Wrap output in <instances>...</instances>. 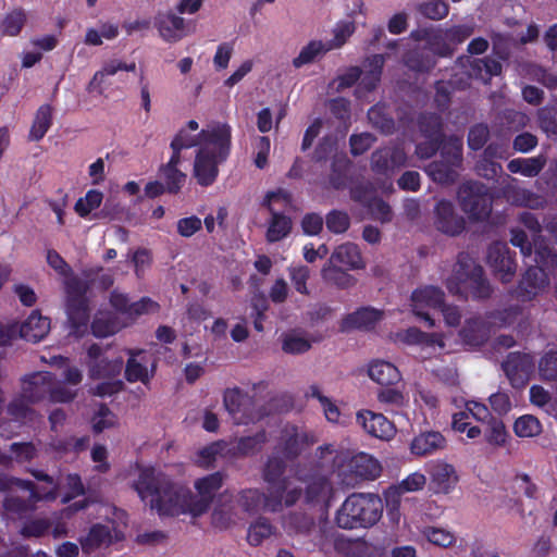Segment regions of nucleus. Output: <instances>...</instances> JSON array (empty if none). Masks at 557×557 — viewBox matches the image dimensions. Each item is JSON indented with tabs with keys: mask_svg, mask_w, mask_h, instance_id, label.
<instances>
[{
	"mask_svg": "<svg viewBox=\"0 0 557 557\" xmlns=\"http://www.w3.org/2000/svg\"><path fill=\"white\" fill-rule=\"evenodd\" d=\"M223 481L224 474L220 471L197 479L194 484L197 494L194 495L187 487L149 467L140 470L133 486L139 497L144 502L148 500L149 507L159 516L189 513L200 517L209 510Z\"/></svg>",
	"mask_w": 557,
	"mask_h": 557,
	"instance_id": "nucleus-1",
	"label": "nucleus"
},
{
	"mask_svg": "<svg viewBox=\"0 0 557 557\" xmlns=\"http://www.w3.org/2000/svg\"><path fill=\"white\" fill-rule=\"evenodd\" d=\"M202 146L197 150L193 175L198 185L209 187L219 175V165L226 161L232 147V128L227 123H216L201 129Z\"/></svg>",
	"mask_w": 557,
	"mask_h": 557,
	"instance_id": "nucleus-2",
	"label": "nucleus"
},
{
	"mask_svg": "<svg viewBox=\"0 0 557 557\" xmlns=\"http://www.w3.org/2000/svg\"><path fill=\"white\" fill-rule=\"evenodd\" d=\"M446 287L451 295L465 300H486L493 294V287L485 276L484 269L468 253H459Z\"/></svg>",
	"mask_w": 557,
	"mask_h": 557,
	"instance_id": "nucleus-3",
	"label": "nucleus"
},
{
	"mask_svg": "<svg viewBox=\"0 0 557 557\" xmlns=\"http://www.w3.org/2000/svg\"><path fill=\"white\" fill-rule=\"evenodd\" d=\"M383 513V502L375 493H351L335 513V523L344 530L368 529L375 525Z\"/></svg>",
	"mask_w": 557,
	"mask_h": 557,
	"instance_id": "nucleus-4",
	"label": "nucleus"
},
{
	"mask_svg": "<svg viewBox=\"0 0 557 557\" xmlns=\"http://www.w3.org/2000/svg\"><path fill=\"white\" fill-rule=\"evenodd\" d=\"M287 461L281 454L273 451L262 468V479L267 483L268 488L276 491L284 499L286 507L296 505L302 496L301 487L288 488V478L285 476Z\"/></svg>",
	"mask_w": 557,
	"mask_h": 557,
	"instance_id": "nucleus-5",
	"label": "nucleus"
},
{
	"mask_svg": "<svg viewBox=\"0 0 557 557\" xmlns=\"http://www.w3.org/2000/svg\"><path fill=\"white\" fill-rule=\"evenodd\" d=\"M461 210L471 221H485L493 209V195L490 188L480 182L468 181L458 189Z\"/></svg>",
	"mask_w": 557,
	"mask_h": 557,
	"instance_id": "nucleus-6",
	"label": "nucleus"
},
{
	"mask_svg": "<svg viewBox=\"0 0 557 557\" xmlns=\"http://www.w3.org/2000/svg\"><path fill=\"white\" fill-rule=\"evenodd\" d=\"M334 467L347 461V473L343 472V482L347 485H355L360 481H374L382 473L380 461L367 453H358L348 459L343 454H337L332 458Z\"/></svg>",
	"mask_w": 557,
	"mask_h": 557,
	"instance_id": "nucleus-7",
	"label": "nucleus"
},
{
	"mask_svg": "<svg viewBox=\"0 0 557 557\" xmlns=\"http://www.w3.org/2000/svg\"><path fill=\"white\" fill-rule=\"evenodd\" d=\"M223 404L236 424H248L261 419L252 396L239 387L227 388L223 394Z\"/></svg>",
	"mask_w": 557,
	"mask_h": 557,
	"instance_id": "nucleus-8",
	"label": "nucleus"
},
{
	"mask_svg": "<svg viewBox=\"0 0 557 557\" xmlns=\"http://www.w3.org/2000/svg\"><path fill=\"white\" fill-rule=\"evenodd\" d=\"M238 504L248 515H257L261 510L277 513L286 507L278 493L268 487L267 493L259 488L243 490L238 495Z\"/></svg>",
	"mask_w": 557,
	"mask_h": 557,
	"instance_id": "nucleus-9",
	"label": "nucleus"
},
{
	"mask_svg": "<svg viewBox=\"0 0 557 557\" xmlns=\"http://www.w3.org/2000/svg\"><path fill=\"white\" fill-rule=\"evenodd\" d=\"M537 486L532 482L527 473L516 474L505 487V494L502 497V506L509 510H515L520 516H524V506L521 496L534 499L537 495Z\"/></svg>",
	"mask_w": 557,
	"mask_h": 557,
	"instance_id": "nucleus-10",
	"label": "nucleus"
},
{
	"mask_svg": "<svg viewBox=\"0 0 557 557\" xmlns=\"http://www.w3.org/2000/svg\"><path fill=\"white\" fill-rule=\"evenodd\" d=\"M444 292L433 285L417 288L411 294L412 312L419 319L424 321L429 327L435 325L434 319L431 317L429 309H438L444 306Z\"/></svg>",
	"mask_w": 557,
	"mask_h": 557,
	"instance_id": "nucleus-11",
	"label": "nucleus"
},
{
	"mask_svg": "<svg viewBox=\"0 0 557 557\" xmlns=\"http://www.w3.org/2000/svg\"><path fill=\"white\" fill-rule=\"evenodd\" d=\"M315 443V436L308 432H300L296 425H286L274 450L288 461L296 460L301 453Z\"/></svg>",
	"mask_w": 557,
	"mask_h": 557,
	"instance_id": "nucleus-12",
	"label": "nucleus"
},
{
	"mask_svg": "<svg viewBox=\"0 0 557 557\" xmlns=\"http://www.w3.org/2000/svg\"><path fill=\"white\" fill-rule=\"evenodd\" d=\"M502 367L511 386L522 388L530 381L535 363L530 354L513 351L508 354Z\"/></svg>",
	"mask_w": 557,
	"mask_h": 557,
	"instance_id": "nucleus-13",
	"label": "nucleus"
},
{
	"mask_svg": "<svg viewBox=\"0 0 557 557\" xmlns=\"http://www.w3.org/2000/svg\"><path fill=\"white\" fill-rule=\"evenodd\" d=\"M516 253L511 252L507 244L493 243L487 250V262L503 283H509L517 271Z\"/></svg>",
	"mask_w": 557,
	"mask_h": 557,
	"instance_id": "nucleus-14",
	"label": "nucleus"
},
{
	"mask_svg": "<svg viewBox=\"0 0 557 557\" xmlns=\"http://www.w3.org/2000/svg\"><path fill=\"white\" fill-rule=\"evenodd\" d=\"M426 472L430 479L429 488L435 494L450 493L458 482L454 466L441 460L428 463Z\"/></svg>",
	"mask_w": 557,
	"mask_h": 557,
	"instance_id": "nucleus-15",
	"label": "nucleus"
},
{
	"mask_svg": "<svg viewBox=\"0 0 557 557\" xmlns=\"http://www.w3.org/2000/svg\"><path fill=\"white\" fill-rule=\"evenodd\" d=\"M434 224L440 232L449 236H458L466 228V220L456 213L454 205L446 199L435 206Z\"/></svg>",
	"mask_w": 557,
	"mask_h": 557,
	"instance_id": "nucleus-16",
	"label": "nucleus"
},
{
	"mask_svg": "<svg viewBox=\"0 0 557 557\" xmlns=\"http://www.w3.org/2000/svg\"><path fill=\"white\" fill-rule=\"evenodd\" d=\"M161 38L168 42H177L188 33L186 20L173 11L158 12L153 21Z\"/></svg>",
	"mask_w": 557,
	"mask_h": 557,
	"instance_id": "nucleus-17",
	"label": "nucleus"
},
{
	"mask_svg": "<svg viewBox=\"0 0 557 557\" xmlns=\"http://www.w3.org/2000/svg\"><path fill=\"white\" fill-rule=\"evenodd\" d=\"M55 376L48 371L35 372L23 380L22 393L30 404L39 403L50 396Z\"/></svg>",
	"mask_w": 557,
	"mask_h": 557,
	"instance_id": "nucleus-18",
	"label": "nucleus"
},
{
	"mask_svg": "<svg viewBox=\"0 0 557 557\" xmlns=\"http://www.w3.org/2000/svg\"><path fill=\"white\" fill-rule=\"evenodd\" d=\"M357 423L371 436L384 441L391 440L396 429L384 414L371 410H360L357 412Z\"/></svg>",
	"mask_w": 557,
	"mask_h": 557,
	"instance_id": "nucleus-19",
	"label": "nucleus"
},
{
	"mask_svg": "<svg viewBox=\"0 0 557 557\" xmlns=\"http://www.w3.org/2000/svg\"><path fill=\"white\" fill-rule=\"evenodd\" d=\"M549 284V275L542 268L529 267L517 287V297L530 301L543 292Z\"/></svg>",
	"mask_w": 557,
	"mask_h": 557,
	"instance_id": "nucleus-20",
	"label": "nucleus"
},
{
	"mask_svg": "<svg viewBox=\"0 0 557 557\" xmlns=\"http://www.w3.org/2000/svg\"><path fill=\"white\" fill-rule=\"evenodd\" d=\"M406 161L407 156L403 148L384 147L372 152L371 168L376 174L386 175L396 168L404 166Z\"/></svg>",
	"mask_w": 557,
	"mask_h": 557,
	"instance_id": "nucleus-21",
	"label": "nucleus"
},
{
	"mask_svg": "<svg viewBox=\"0 0 557 557\" xmlns=\"http://www.w3.org/2000/svg\"><path fill=\"white\" fill-rule=\"evenodd\" d=\"M135 70V62L126 63L117 59L110 60L103 64L101 70L94 74L86 87V90L89 94L96 92L97 95L102 96L108 87V83L106 81L107 76H113L119 71L134 72Z\"/></svg>",
	"mask_w": 557,
	"mask_h": 557,
	"instance_id": "nucleus-22",
	"label": "nucleus"
},
{
	"mask_svg": "<svg viewBox=\"0 0 557 557\" xmlns=\"http://www.w3.org/2000/svg\"><path fill=\"white\" fill-rule=\"evenodd\" d=\"M29 473L40 482H45L47 486H37L33 482V486L29 488H21L29 493V500L38 503L40 500L52 502L58 498L59 495V483L53 479L52 475L46 473L44 470L30 469Z\"/></svg>",
	"mask_w": 557,
	"mask_h": 557,
	"instance_id": "nucleus-23",
	"label": "nucleus"
},
{
	"mask_svg": "<svg viewBox=\"0 0 557 557\" xmlns=\"http://www.w3.org/2000/svg\"><path fill=\"white\" fill-rule=\"evenodd\" d=\"M447 445L445 436L438 431H425L414 436L410 443V451L414 456L433 455Z\"/></svg>",
	"mask_w": 557,
	"mask_h": 557,
	"instance_id": "nucleus-24",
	"label": "nucleus"
},
{
	"mask_svg": "<svg viewBox=\"0 0 557 557\" xmlns=\"http://www.w3.org/2000/svg\"><path fill=\"white\" fill-rule=\"evenodd\" d=\"M490 329L491 326L486 318L473 317L466 320L459 335L467 345L479 347L487 342Z\"/></svg>",
	"mask_w": 557,
	"mask_h": 557,
	"instance_id": "nucleus-25",
	"label": "nucleus"
},
{
	"mask_svg": "<svg viewBox=\"0 0 557 557\" xmlns=\"http://www.w3.org/2000/svg\"><path fill=\"white\" fill-rule=\"evenodd\" d=\"M282 527L289 536H310L317 524L312 516L305 511H290L283 517Z\"/></svg>",
	"mask_w": 557,
	"mask_h": 557,
	"instance_id": "nucleus-26",
	"label": "nucleus"
},
{
	"mask_svg": "<svg viewBox=\"0 0 557 557\" xmlns=\"http://www.w3.org/2000/svg\"><path fill=\"white\" fill-rule=\"evenodd\" d=\"M382 319V312L373 308H360L347 314L341 322V331L371 330Z\"/></svg>",
	"mask_w": 557,
	"mask_h": 557,
	"instance_id": "nucleus-27",
	"label": "nucleus"
},
{
	"mask_svg": "<svg viewBox=\"0 0 557 557\" xmlns=\"http://www.w3.org/2000/svg\"><path fill=\"white\" fill-rule=\"evenodd\" d=\"M298 480L307 482L305 492L302 491L307 505H317L325 502L332 494V483L326 475H314L311 479L298 475Z\"/></svg>",
	"mask_w": 557,
	"mask_h": 557,
	"instance_id": "nucleus-28",
	"label": "nucleus"
},
{
	"mask_svg": "<svg viewBox=\"0 0 557 557\" xmlns=\"http://www.w3.org/2000/svg\"><path fill=\"white\" fill-rule=\"evenodd\" d=\"M50 331V320L42 317L38 310H34L18 327V334L27 342L38 343Z\"/></svg>",
	"mask_w": 557,
	"mask_h": 557,
	"instance_id": "nucleus-29",
	"label": "nucleus"
},
{
	"mask_svg": "<svg viewBox=\"0 0 557 557\" xmlns=\"http://www.w3.org/2000/svg\"><path fill=\"white\" fill-rule=\"evenodd\" d=\"M67 322L70 334L75 337H83L89 325V305L88 302L66 304Z\"/></svg>",
	"mask_w": 557,
	"mask_h": 557,
	"instance_id": "nucleus-30",
	"label": "nucleus"
},
{
	"mask_svg": "<svg viewBox=\"0 0 557 557\" xmlns=\"http://www.w3.org/2000/svg\"><path fill=\"white\" fill-rule=\"evenodd\" d=\"M404 65L416 73H429L436 64L435 57L426 47H414L403 55Z\"/></svg>",
	"mask_w": 557,
	"mask_h": 557,
	"instance_id": "nucleus-31",
	"label": "nucleus"
},
{
	"mask_svg": "<svg viewBox=\"0 0 557 557\" xmlns=\"http://www.w3.org/2000/svg\"><path fill=\"white\" fill-rule=\"evenodd\" d=\"M181 160V157L171 156L170 160L160 166L159 172L169 194H178L186 182V174L178 169Z\"/></svg>",
	"mask_w": 557,
	"mask_h": 557,
	"instance_id": "nucleus-32",
	"label": "nucleus"
},
{
	"mask_svg": "<svg viewBox=\"0 0 557 557\" xmlns=\"http://www.w3.org/2000/svg\"><path fill=\"white\" fill-rule=\"evenodd\" d=\"M330 261L346 267L349 270H360L366 267L360 249L356 244L339 245L332 253Z\"/></svg>",
	"mask_w": 557,
	"mask_h": 557,
	"instance_id": "nucleus-33",
	"label": "nucleus"
},
{
	"mask_svg": "<svg viewBox=\"0 0 557 557\" xmlns=\"http://www.w3.org/2000/svg\"><path fill=\"white\" fill-rule=\"evenodd\" d=\"M370 379L382 386H389L400 381V372L391 362L385 360H374L368 369Z\"/></svg>",
	"mask_w": 557,
	"mask_h": 557,
	"instance_id": "nucleus-34",
	"label": "nucleus"
},
{
	"mask_svg": "<svg viewBox=\"0 0 557 557\" xmlns=\"http://www.w3.org/2000/svg\"><path fill=\"white\" fill-rule=\"evenodd\" d=\"M368 119L372 126L384 135H392L395 129V120L386 103L377 102L368 111Z\"/></svg>",
	"mask_w": 557,
	"mask_h": 557,
	"instance_id": "nucleus-35",
	"label": "nucleus"
},
{
	"mask_svg": "<svg viewBox=\"0 0 557 557\" xmlns=\"http://www.w3.org/2000/svg\"><path fill=\"white\" fill-rule=\"evenodd\" d=\"M123 358H101L99 361L87 362L89 376L94 380L115 379L123 369Z\"/></svg>",
	"mask_w": 557,
	"mask_h": 557,
	"instance_id": "nucleus-36",
	"label": "nucleus"
},
{
	"mask_svg": "<svg viewBox=\"0 0 557 557\" xmlns=\"http://www.w3.org/2000/svg\"><path fill=\"white\" fill-rule=\"evenodd\" d=\"M533 246L536 264L531 267L542 268L549 274L550 271L557 268V251L541 236L533 239Z\"/></svg>",
	"mask_w": 557,
	"mask_h": 557,
	"instance_id": "nucleus-37",
	"label": "nucleus"
},
{
	"mask_svg": "<svg viewBox=\"0 0 557 557\" xmlns=\"http://www.w3.org/2000/svg\"><path fill=\"white\" fill-rule=\"evenodd\" d=\"M111 543V530L109 527L101 523L94 524L87 535L81 540L82 548L87 554L100 548L101 546H108Z\"/></svg>",
	"mask_w": 557,
	"mask_h": 557,
	"instance_id": "nucleus-38",
	"label": "nucleus"
},
{
	"mask_svg": "<svg viewBox=\"0 0 557 557\" xmlns=\"http://www.w3.org/2000/svg\"><path fill=\"white\" fill-rule=\"evenodd\" d=\"M546 164L543 156L531 158H516L508 162L507 169L510 173L521 174L527 177H534L541 173Z\"/></svg>",
	"mask_w": 557,
	"mask_h": 557,
	"instance_id": "nucleus-39",
	"label": "nucleus"
},
{
	"mask_svg": "<svg viewBox=\"0 0 557 557\" xmlns=\"http://www.w3.org/2000/svg\"><path fill=\"white\" fill-rule=\"evenodd\" d=\"M426 48L434 57L449 58L454 54V47L449 46L445 28L430 25V35Z\"/></svg>",
	"mask_w": 557,
	"mask_h": 557,
	"instance_id": "nucleus-40",
	"label": "nucleus"
},
{
	"mask_svg": "<svg viewBox=\"0 0 557 557\" xmlns=\"http://www.w3.org/2000/svg\"><path fill=\"white\" fill-rule=\"evenodd\" d=\"M52 125V107L48 103L40 106L36 113L29 131V140H41Z\"/></svg>",
	"mask_w": 557,
	"mask_h": 557,
	"instance_id": "nucleus-41",
	"label": "nucleus"
},
{
	"mask_svg": "<svg viewBox=\"0 0 557 557\" xmlns=\"http://www.w3.org/2000/svg\"><path fill=\"white\" fill-rule=\"evenodd\" d=\"M292 219L282 212H273L265 233L268 243H277L287 237L292 231Z\"/></svg>",
	"mask_w": 557,
	"mask_h": 557,
	"instance_id": "nucleus-42",
	"label": "nucleus"
},
{
	"mask_svg": "<svg viewBox=\"0 0 557 557\" xmlns=\"http://www.w3.org/2000/svg\"><path fill=\"white\" fill-rule=\"evenodd\" d=\"M483 435L485 442L493 447H505L510 440L504 421L497 417L484 424Z\"/></svg>",
	"mask_w": 557,
	"mask_h": 557,
	"instance_id": "nucleus-43",
	"label": "nucleus"
},
{
	"mask_svg": "<svg viewBox=\"0 0 557 557\" xmlns=\"http://www.w3.org/2000/svg\"><path fill=\"white\" fill-rule=\"evenodd\" d=\"M143 352L144 350L141 349H127L129 358L125 366L124 376L129 383L141 382L143 384H147L150 381L147 367L136 359V357Z\"/></svg>",
	"mask_w": 557,
	"mask_h": 557,
	"instance_id": "nucleus-44",
	"label": "nucleus"
},
{
	"mask_svg": "<svg viewBox=\"0 0 557 557\" xmlns=\"http://www.w3.org/2000/svg\"><path fill=\"white\" fill-rule=\"evenodd\" d=\"M521 313L522 309L520 306L511 305L503 309L488 311L486 312L485 318L487 319L491 327L494 326L503 329L515 324Z\"/></svg>",
	"mask_w": 557,
	"mask_h": 557,
	"instance_id": "nucleus-45",
	"label": "nucleus"
},
{
	"mask_svg": "<svg viewBox=\"0 0 557 557\" xmlns=\"http://www.w3.org/2000/svg\"><path fill=\"white\" fill-rule=\"evenodd\" d=\"M418 126L425 139H444L442 116L434 112L421 113Z\"/></svg>",
	"mask_w": 557,
	"mask_h": 557,
	"instance_id": "nucleus-46",
	"label": "nucleus"
},
{
	"mask_svg": "<svg viewBox=\"0 0 557 557\" xmlns=\"http://www.w3.org/2000/svg\"><path fill=\"white\" fill-rule=\"evenodd\" d=\"M457 169H459V166L453 165L449 161L440 159L428 165V173L435 182L450 184L454 183L458 176Z\"/></svg>",
	"mask_w": 557,
	"mask_h": 557,
	"instance_id": "nucleus-47",
	"label": "nucleus"
},
{
	"mask_svg": "<svg viewBox=\"0 0 557 557\" xmlns=\"http://www.w3.org/2000/svg\"><path fill=\"white\" fill-rule=\"evenodd\" d=\"M64 288L66 293V304L88 302L86 294L88 292V283L78 276L70 274L64 276Z\"/></svg>",
	"mask_w": 557,
	"mask_h": 557,
	"instance_id": "nucleus-48",
	"label": "nucleus"
},
{
	"mask_svg": "<svg viewBox=\"0 0 557 557\" xmlns=\"http://www.w3.org/2000/svg\"><path fill=\"white\" fill-rule=\"evenodd\" d=\"M331 50V46H326L321 40H311L302 49L299 54L293 59V65L300 69L304 65L312 63L319 55Z\"/></svg>",
	"mask_w": 557,
	"mask_h": 557,
	"instance_id": "nucleus-49",
	"label": "nucleus"
},
{
	"mask_svg": "<svg viewBox=\"0 0 557 557\" xmlns=\"http://www.w3.org/2000/svg\"><path fill=\"white\" fill-rule=\"evenodd\" d=\"M268 441L265 430H260L253 435L242 436L236 443V451L242 456H251L259 453Z\"/></svg>",
	"mask_w": 557,
	"mask_h": 557,
	"instance_id": "nucleus-50",
	"label": "nucleus"
},
{
	"mask_svg": "<svg viewBox=\"0 0 557 557\" xmlns=\"http://www.w3.org/2000/svg\"><path fill=\"white\" fill-rule=\"evenodd\" d=\"M275 531V527L265 517H259L248 528L247 542L251 546H259L265 539Z\"/></svg>",
	"mask_w": 557,
	"mask_h": 557,
	"instance_id": "nucleus-51",
	"label": "nucleus"
},
{
	"mask_svg": "<svg viewBox=\"0 0 557 557\" xmlns=\"http://www.w3.org/2000/svg\"><path fill=\"white\" fill-rule=\"evenodd\" d=\"M349 165L350 161L345 156H335L333 158L329 182L334 189H343L346 186Z\"/></svg>",
	"mask_w": 557,
	"mask_h": 557,
	"instance_id": "nucleus-52",
	"label": "nucleus"
},
{
	"mask_svg": "<svg viewBox=\"0 0 557 557\" xmlns=\"http://www.w3.org/2000/svg\"><path fill=\"white\" fill-rule=\"evenodd\" d=\"M417 11L431 21H442L449 14V5L444 0H426L417 5Z\"/></svg>",
	"mask_w": 557,
	"mask_h": 557,
	"instance_id": "nucleus-53",
	"label": "nucleus"
},
{
	"mask_svg": "<svg viewBox=\"0 0 557 557\" xmlns=\"http://www.w3.org/2000/svg\"><path fill=\"white\" fill-rule=\"evenodd\" d=\"M462 149L463 143L458 136H450L448 139L444 138L440 148L441 159L460 168L462 164Z\"/></svg>",
	"mask_w": 557,
	"mask_h": 557,
	"instance_id": "nucleus-54",
	"label": "nucleus"
},
{
	"mask_svg": "<svg viewBox=\"0 0 557 557\" xmlns=\"http://www.w3.org/2000/svg\"><path fill=\"white\" fill-rule=\"evenodd\" d=\"M29 401L21 393L20 397H16L10 401L7 411L8 414L20 423H25L34 420L35 411L30 408Z\"/></svg>",
	"mask_w": 557,
	"mask_h": 557,
	"instance_id": "nucleus-55",
	"label": "nucleus"
},
{
	"mask_svg": "<svg viewBox=\"0 0 557 557\" xmlns=\"http://www.w3.org/2000/svg\"><path fill=\"white\" fill-rule=\"evenodd\" d=\"M90 330L96 337H108L119 331V323L111 314L99 313L90 323Z\"/></svg>",
	"mask_w": 557,
	"mask_h": 557,
	"instance_id": "nucleus-56",
	"label": "nucleus"
},
{
	"mask_svg": "<svg viewBox=\"0 0 557 557\" xmlns=\"http://www.w3.org/2000/svg\"><path fill=\"white\" fill-rule=\"evenodd\" d=\"M421 535L429 543L443 548L449 547L456 542L454 533L437 527H424L421 530Z\"/></svg>",
	"mask_w": 557,
	"mask_h": 557,
	"instance_id": "nucleus-57",
	"label": "nucleus"
},
{
	"mask_svg": "<svg viewBox=\"0 0 557 557\" xmlns=\"http://www.w3.org/2000/svg\"><path fill=\"white\" fill-rule=\"evenodd\" d=\"M513 432L518 437H535L542 433V424L536 417L523 414L515 421Z\"/></svg>",
	"mask_w": 557,
	"mask_h": 557,
	"instance_id": "nucleus-58",
	"label": "nucleus"
},
{
	"mask_svg": "<svg viewBox=\"0 0 557 557\" xmlns=\"http://www.w3.org/2000/svg\"><path fill=\"white\" fill-rule=\"evenodd\" d=\"M200 141L202 143L200 132L191 135L186 128H181L170 144L172 156L181 157L182 150L196 147Z\"/></svg>",
	"mask_w": 557,
	"mask_h": 557,
	"instance_id": "nucleus-59",
	"label": "nucleus"
},
{
	"mask_svg": "<svg viewBox=\"0 0 557 557\" xmlns=\"http://www.w3.org/2000/svg\"><path fill=\"white\" fill-rule=\"evenodd\" d=\"M499 121L507 131L518 132L528 125L530 119L521 111L505 109L499 113Z\"/></svg>",
	"mask_w": 557,
	"mask_h": 557,
	"instance_id": "nucleus-60",
	"label": "nucleus"
},
{
	"mask_svg": "<svg viewBox=\"0 0 557 557\" xmlns=\"http://www.w3.org/2000/svg\"><path fill=\"white\" fill-rule=\"evenodd\" d=\"M451 428L459 433H466L470 440H475L483 434L480 426L471 425L467 411L455 412L451 417Z\"/></svg>",
	"mask_w": 557,
	"mask_h": 557,
	"instance_id": "nucleus-61",
	"label": "nucleus"
},
{
	"mask_svg": "<svg viewBox=\"0 0 557 557\" xmlns=\"http://www.w3.org/2000/svg\"><path fill=\"white\" fill-rule=\"evenodd\" d=\"M322 277L341 288H348L356 283V278L342 268L333 264L322 269Z\"/></svg>",
	"mask_w": 557,
	"mask_h": 557,
	"instance_id": "nucleus-62",
	"label": "nucleus"
},
{
	"mask_svg": "<svg viewBox=\"0 0 557 557\" xmlns=\"http://www.w3.org/2000/svg\"><path fill=\"white\" fill-rule=\"evenodd\" d=\"M26 22L23 9H14L8 13L1 24L2 33L8 36H16L21 33Z\"/></svg>",
	"mask_w": 557,
	"mask_h": 557,
	"instance_id": "nucleus-63",
	"label": "nucleus"
},
{
	"mask_svg": "<svg viewBox=\"0 0 557 557\" xmlns=\"http://www.w3.org/2000/svg\"><path fill=\"white\" fill-rule=\"evenodd\" d=\"M103 194L97 189H90L84 198H79L75 203V211L81 218H86L92 210L100 207Z\"/></svg>",
	"mask_w": 557,
	"mask_h": 557,
	"instance_id": "nucleus-64",
	"label": "nucleus"
}]
</instances>
